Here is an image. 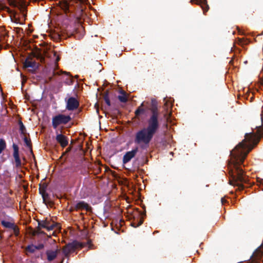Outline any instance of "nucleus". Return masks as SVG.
I'll return each mask as SVG.
<instances>
[{
    "mask_svg": "<svg viewBox=\"0 0 263 263\" xmlns=\"http://www.w3.org/2000/svg\"><path fill=\"white\" fill-rule=\"evenodd\" d=\"M261 125L256 126V132L247 133L245 138L231 151L230 160L228 162V168L231 179L230 184L237 186L239 191H242L245 186L243 183H247V179L244 176V172L240 167L249 153L259 141L263 136V106L260 114Z\"/></svg>",
    "mask_w": 263,
    "mask_h": 263,
    "instance_id": "obj_1",
    "label": "nucleus"
},
{
    "mask_svg": "<svg viewBox=\"0 0 263 263\" xmlns=\"http://www.w3.org/2000/svg\"><path fill=\"white\" fill-rule=\"evenodd\" d=\"M151 115L147 120V126L144 127L135 134V143L139 144L142 149H147L149 143L152 141L154 136L157 133L159 128V111L157 107V103L152 99L151 106L148 108Z\"/></svg>",
    "mask_w": 263,
    "mask_h": 263,
    "instance_id": "obj_2",
    "label": "nucleus"
},
{
    "mask_svg": "<svg viewBox=\"0 0 263 263\" xmlns=\"http://www.w3.org/2000/svg\"><path fill=\"white\" fill-rule=\"evenodd\" d=\"M91 240H88L87 243L80 242L77 240L73 241L72 242L68 243L65 245L62 249V252L64 256L68 258L70 255L73 253L77 249H82L85 247L86 245H89V248H91Z\"/></svg>",
    "mask_w": 263,
    "mask_h": 263,
    "instance_id": "obj_3",
    "label": "nucleus"
},
{
    "mask_svg": "<svg viewBox=\"0 0 263 263\" xmlns=\"http://www.w3.org/2000/svg\"><path fill=\"white\" fill-rule=\"evenodd\" d=\"M87 0H70L68 2L67 0H62L60 2V5L61 8L66 12H70L71 10H70L72 6H74L82 11V5L86 4Z\"/></svg>",
    "mask_w": 263,
    "mask_h": 263,
    "instance_id": "obj_4",
    "label": "nucleus"
},
{
    "mask_svg": "<svg viewBox=\"0 0 263 263\" xmlns=\"http://www.w3.org/2000/svg\"><path fill=\"white\" fill-rule=\"evenodd\" d=\"M71 118L69 115L59 114L55 116L52 119V125L53 128L55 129L61 124H66L70 121Z\"/></svg>",
    "mask_w": 263,
    "mask_h": 263,
    "instance_id": "obj_5",
    "label": "nucleus"
},
{
    "mask_svg": "<svg viewBox=\"0 0 263 263\" xmlns=\"http://www.w3.org/2000/svg\"><path fill=\"white\" fill-rule=\"evenodd\" d=\"M79 101L74 97H70L66 103V108L68 110L72 111L79 107Z\"/></svg>",
    "mask_w": 263,
    "mask_h": 263,
    "instance_id": "obj_6",
    "label": "nucleus"
},
{
    "mask_svg": "<svg viewBox=\"0 0 263 263\" xmlns=\"http://www.w3.org/2000/svg\"><path fill=\"white\" fill-rule=\"evenodd\" d=\"M138 151V147H136L130 151L127 152L123 157L122 162L123 164L129 162L135 157Z\"/></svg>",
    "mask_w": 263,
    "mask_h": 263,
    "instance_id": "obj_7",
    "label": "nucleus"
},
{
    "mask_svg": "<svg viewBox=\"0 0 263 263\" xmlns=\"http://www.w3.org/2000/svg\"><path fill=\"white\" fill-rule=\"evenodd\" d=\"M24 68H31L35 70L38 68V64L33 59L31 55L27 57L23 63Z\"/></svg>",
    "mask_w": 263,
    "mask_h": 263,
    "instance_id": "obj_8",
    "label": "nucleus"
},
{
    "mask_svg": "<svg viewBox=\"0 0 263 263\" xmlns=\"http://www.w3.org/2000/svg\"><path fill=\"white\" fill-rule=\"evenodd\" d=\"M73 209L76 211L85 210L87 212H91L92 208L84 201H80L73 204Z\"/></svg>",
    "mask_w": 263,
    "mask_h": 263,
    "instance_id": "obj_9",
    "label": "nucleus"
},
{
    "mask_svg": "<svg viewBox=\"0 0 263 263\" xmlns=\"http://www.w3.org/2000/svg\"><path fill=\"white\" fill-rule=\"evenodd\" d=\"M190 3L192 4H195L200 5L203 10L204 14H205V13L209 10L210 8L208 4L207 0H191Z\"/></svg>",
    "mask_w": 263,
    "mask_h": 263,
    "instance_id": "obj_10",
    "label": "nucleus"
},
{
    "mask_svg": "<svg viewBox=\"0 0 263 263\" xmlns=\"http://www.w3.org/2000/svg\"><path fill=\"white\" fill-rule=\"evenodd\" d=\"M12 147L13 149V156L15 160V166L16 167H20L22 165V163L19 156V148L14 143L13 144Z\"/></svg>",
    "mask_w": 263,
    "mask_h": 263,
    "instance_id": "obj_11",
    "label": "nucleus"
},
{
    "mask_svg": "<svg viewBox=\"0 0 263 263\" xmlns=\"http://www.w3.org/2000/svg\"><path fill=\"white\" fill-rule=\"evenodd\" d=\"M55 139L62 147H66L68 144L67 138L64 135L57 134Z\"/></svg>",
    "mask_w": 263,
    "mask_h": 263,
    "instance_id": "obj_12",
    "label": "nucleus"
},
{
    "mask_svg": "<svg viewBox=\"0 0 263 263\" xmlns=\"http://www.w3.org/2000/svg\"><path fill=\"white\" fill-rule=\"evenodd\" d=\"M59 252V249H57L55 251L51 250H47L46 252V254L47 255V259L48 261L50 262L53 261L54 259L56 258Z\"/></svg>",
    "mask_w": 263,
    "mask_h": 263,
    "instance_id": "obj_13",
    "label": "nucleus"
},
{
    "mask_svg": "<svg viewBox=\"0 0 263 263\" xmlns=\"http://www.w3.org/2000/svg\"><path fill=\"white\" fill-rule=\"evenodd\" d=\"M145 216H146V211H145L143 213H141V217H140L139 220H138V219H137V220H136L135 219L134 221L133 222H132V223H131L132 226L134 228H137V227L141 226L143 222L144 217Z\"/></svg>",
    "mask_w": 263,
    "mask_h": 263,
    "instance_id": "obj_14",
    "label": "nucleus"
},
{
    "mask_svg": "<svg viewBox=\"0 0 263 263\" xmlns=\"http://www.w3.org/2000/svg\"><path fill=\"white\" fill-rule=\"evenodd\" d=\"M145 111V109L144 108V102H142L135 111V117L139 119L140 115L144 114Z\"/></svg>",
    "mask_w": 263,
    "mask_h": 263,
    "instance_id": "obj_15",
    "label": "nucleus"
},
{
    "mask_svg": "<svg viewBox=\"0 0 263 263\" xmlns=\"http://www.w3.org/2000/svg\"><path fill=\"white\" fill-rule=\"evenodd\" d=\"M50 221H51L47 218L43 220H37L39 227L42 228H45L47 230L48 225L50 224Z\"/></svg>",
    "mask_w": 263,
    "mask_h": 263,
    "instance_id": "obj_16",
    "label": "nucleus"
},
{
    "mask_svg": "<svg viewBox=\"0 0 263 263\" xmlns=\"http://www.w3.org/2000/svg\"><path fill=\"white\" fill-rule=\"evenodd\" d=\"M120 93L122 94V95L118 96V99L121 102L126 103L128 100L126 93L123 90H121Z\"/></svg>",
    "mask_w": 263,
    "mask_h": 263,
    "instance_id": "obj_17",
    "label": "nucleus"
},
{
    "mask_svg": "<svg viewBox=\"0 0 263 263\" xmlns=\"http://www.w3.org/2000/svg\"><path fill=\"white\" fill-rule=\"evenodd\" d=\"M103 99L104 100L105 103H106V104L108 106H110L111 105V103H110L109 98V90H108L105 91L104 92L103 95Z\"/></svg>",
    "mask_w": 263,
    "mask_h": 263,
    "instance_id": "obj_18",
    "label": "nucleus"
},
{
    "mask_svg": "<svg viewBox=\"0 0 263 263\" xmlns=\"http://www.w3.org/2000/svg\"><path fill=\"white\" fill-rule=\"evenodd\" d=\"M24 141L25 143V145L27 147L29 148L30 152L32 153V143L30 138H28L27 137L25 136L24 137Z\"/></svg>",
    "mask_w": 263,
    "mask_h": 263,
    "instance_id": "obj_19",
    "label": "nucleus"
},
{
    "mask_svg": "<svg viewBox=\"0 0 263 263\" xmlns=\"http://www.w3.org/2000/svg\"><path fill=\"white\" fill-rule=\"evenodd\" d=\"M18 125L20 126V131L21 134L25 135L26 134V129L25 126L21 120L18 121Z\"/></svg>",
    "mask_w": 263,
    "mask_h": 263,
    "instance_id": "obj_20",
    "label": "nucleus"
},
{
    "mask_svg": "<svg viewBox=\"0 0 263 263\" xmlns=\"http://www.w3.org/2000/svg\"><path fill=\"white\" fill-rule=\"evenodd\" d=\"M1 224L4 227L6 228L11 229L14 224V223L10 222L5 220H2L1 221Z\"/></svg>",
    "mask_w": 263,
    "mask_h": 263,
    "instance_id": "obj_21",
    "label": "nucleus"
},
{
    "mask_svg": "<svg viewBox=\"0 0 263 263\" xmlns=\"http://www.w3.org/2000/svg\"><path fill=\"white\" fill-rule=\"evenodd\" d=\"M6 148V143L4 139H0V154Z\"/></svg>",
    "mask_w": 263,
    "mask_h": 263,
    "instance_id": "obj_22",
    "label": "nucleus"
},
{
    "mask_svg": "<svg viewBox=\"0 0 263 263\" xmlns=\"http://www.w3.org/2000/svg\"><path fill=\"white\" fill-rule=\"evenodd\" d=\"M47 187V184L46 183H44L42 184H40L39 193L42 194V193L46 192V189Z\"/></svg>",
    "mask_w": 263,
    "mask_h": 263,
    "instance_id": "obj_23",
    "label": "nucleus"
},
{
    "mask_svg": "<svg viewBox=\"0 0 263 263\" xmlns=\"http://www.w3.org/2000/svg\"><path fill=\"white\" fill-rule=\"evenodd\" d=\"M40 194L42 195L43 200V202L46 204L47 201L49 200V194L47 192L42 193V194Z\"/></svg>",
    "mask_w": 263,
    "mask_h": 263,
    "instance_id": "obj_24",
    "label": "nucleus"
},
{
    "mask_svg": "<svg viewBox=\"0 0 263 263\" xmlns=\"http://www.w3.org/2000/svg\"><path fill=\"white\" fill-rule=\"evenodd\" d=\"M26 250L30 253H33L35 251L36 249L34 246L32 245L28 246L26 248Z\"/></svg>",
    "mask_w": 263,
    "mask_h": 263,
    "instance_id": "obj_25",
    "label": "nucleus"
},
{
    "mask_svg": "<svg viewBox=\"0 0 263 263\" xmlns=\"http://www.w3.org/2000/svg\"><path fill=\"white\" fill-rule=\"evenodd\" d=\"M57 227H58V223H53L52 224H51V222L50 221V224L48 225L47 230V231L52 230Z\"/></svg>",
    "mask_w": 263,
    "mask_h": 263,
    "instance_id": "obj_26",
    "label": "nucleus"
},
{
    "mask_svg": "<svg viewBox=\"0 0 263 263\" xmlns=\"http://www.w3.org/2000/svg\"><path fill=\"white\" fill-rule=\"evenodd\" d=\"M11 229L13 230L14 233L16 236L18 235L20 232L19 229L16 225L14 224Z\"/></svg>",
    "mask_w": 263,
    "mask_h": 263,
    "instance_id": "obj_27",
    "label": "nucleus"
},
{
    "mask_svg": "<svg viewBox=\"0 0 263 263\" xmlns=\"http://www.w3.org/2000/svg\"><path fill=\"white\" fill-rule=\"evenodd\" d=\"M36 250H41L44 248V246L43 243H40L37 246H34Z\"/></svg>",
    "mask_w": 263,
    "mask_h": 263,
    "instance_id": "obj_28",
    "label": "nucleus"
},
{
    "mask_svg": "<svg viewBox=\"0 0 263 263\" xmlns=\"http://www.w3.org/2000/svg\"><path fill=\"white\" fill-rule=\"evenodd\" d=\"M41 228H42L41 227H37V233L39 234H44L45 233L43 232V231H42L41 230Z\"/></svg>",
    "mask_w": 263,
    "mask_h": 263,
    "instance_id": "obj_29",
    "label": "nucleus"
},
{
    "mask_svg": "<svg viewBox=\"0 0 263 263\" xmlns=\"http://www.w3.org/2000/svg\"><path fill=\"white\" fill-rule=\"evenodd\" d=\"M221 202L222 204H224L225 203H226L227 200L224 198H221Z\"/></svg>",
    "mask_w": 263,
    "mask_h": 263,
    "instance_id": "obj_30",
    "label": "nucleus"
},
{
    "mask_svg": "<svg viewBox=\"0 0 263 263\" xmlns=\"http://www.w3.org/2000/svg\"><path fill=\"white\" fill-rule=\"evenodd\" d=\"M67 83L68 84V85H71V84H72L73 83V80L70 79L69 80V81L67 82Z\"/></svg>",
    "mask_w": 263,
    "mask_h": 263,
    "instance_id": "obj_31",
    "label": "nucleus"
},
{
    "mask_svg": "<svg viewBox=\"0 0 263 263\" xmlns=\"http://www.w3.org/2000/svg\"><path fill=\"white\" fill-rule=\"evenodd\" d=\"M253 100H254V95H253V93H252V96L250 98V102H253Z\"/></svg>",
    "mask_w": 263,
    "mask_h": 263,
    "instance_id": "obj_32",
    "label": "nucleus"
},
{
    "mask_svg": "<svg viewBox=\"0 0 263 263\" xmlns=\"http://www.w3.org/2000/svg\"><path fill=\"white\" fill-rule=\"evenodd\" d=\"M78 31H83V29L82 27H80V28H79V29H78ZM77 31H78V30H75V32H77Z\"/></svg>",
    "mask_w": 263,
    "mask_h": 263,
    "instance_id": "obj_33",
    "label": "nucleus"
},
{
    "mask_svg": "<svg viewBox=\"0 0 263 263\" xmlns=\"http://www.w3.org/2000/svg\"><path fill=\"white\" fill-rule=\"evenodd\" d=\"M73 205H72V206L70 207V210H70V212H72V211H73L74 210H76L75 209H73Z\"/></svg>",
    "mask_w": 263,
    "mask_h": 263,
    "instance_id": "obj_34",
    "label": "nucleus"
},
{
    "mask_svg": "<svg viewBox=\"0 0 263 263\" xmlns=\"http://www.w3.org/2000/svg\"><path fill=\"white\" fill-rule=\"evenodd\" d=\"M239 44H242V40L241 39H239Z\"/></svg>",
    "mask_w": 263,
    "mask_h": 263,
    "instance_id": "obj_35",
    "label": "nucleus"
},
{
    "mask_svg": "<svg viewBox=\"0 0 263 263\" xmlns=\"http://www.w3.org/2000/svg\"><path fill=\"white\" fill-rule=\"evenodd\" d=\"M59 60H60V58L59 57H57V59H56V61L58 62L59 61Z\"/></svg>",
    "mask_w": 263,
    "mask_h": 263,
    "instance_id": "obj_36",
    "label": "nucleus"
},
{
    "mask_svg": "<svg viewBox=\"0 0 263 263\" xmlns=\"http://www.w3.org/2000/svg\"><path fill=\"white\" fill-rule=\"evenodd\" d=\"M72 35H74L75 37H77V36H76V34H74V33H72Z\"/></svg>",
    "mask_w": 263,
    "mask_h": 263,
    "instance_id": "obj_37",
    "label": "nucleus"
},
{
    "mask_svg": "<svg viewBox=\"0 0 263 263\" xmlns=\"http://www.w3.org/2000/svg\"><path fill=\"white\" fill-rule=\"evenodd\" d=\"M97 111L98 113H99V109H98V108L97 109Z\"/></svg>",
    "mask_w": 263,
    "mask_h": 263,
    "instance_id": "obj_38",
    "label": "nucleus"
},
{
    "mask_svg": "<svg viewBox=\"0 0 263 263\" xmlns=\"http://www.w3.org/2000/svg\"><path fill=\"white\" fill-rule=\"evenodd\" d=\"M2 47L1 45H0V50L2 49Z\"/></svg>",
    "mask_w": 263,
    "mask_h": 263,
    "instance_id": "obj_39",
    "label": "nucleus"
},
{
    "mask_svg": "<svg viewBox=\"0 0 263 263\" xmlns=\"http://www.w3.org/2000/svg\"><path fill=\"white\" fill-rule=\"evenodd\" d=\"M97 106H98V104L97 103L96 104L95 107H96Z\"/></svg>",
    "mask_w": 263,
    "mask_h": 263,
    "instance_id": "obj_40",
    "label": "nucleus"
},
{
    "mask_svg": "<svg viewBox=\"0 0 263 263\" xmlns=\"http://www.w3.org/2000/svg\"><path fill=\"white\" fill-rule=\"evenodd\" d=\"M33 57H36V55L35 54H34Z\"/></svg>",
    "mask_w": 263,
    "mask_h": 263,
    "instance_id": "obj_41",
    "label": "nucleus"
},
{
    "mask_svg": "<svg viewBox=\"0 0 263 263\" xmlns=\"http://www.w3.org/2000/svg\"><path fill=\"white\" fill-rule=\"evenodd\" d=\"M70 148H68L67 149V151H69L70 150Z\"/></svg>",
    "mask_w": 263,
    "mask_h": 263,
    "instance_id": "obj_42",
    "label": "nucleus"
},
{
    "mask_svg": "<svg viewBox=\"0 0 263 263\" xmlns=\"http://www.w3.org/2000/svg\"><path fill=\"white\" fill-rule=\"evenodd\" d=\"M262 262H263V260L262 261Z\"/></svg>",
    "mask_w": 263,
    "mask_h": 263,
    "instance_id": "obj_43",
    "label": "nucleus"
}]
</instances>
